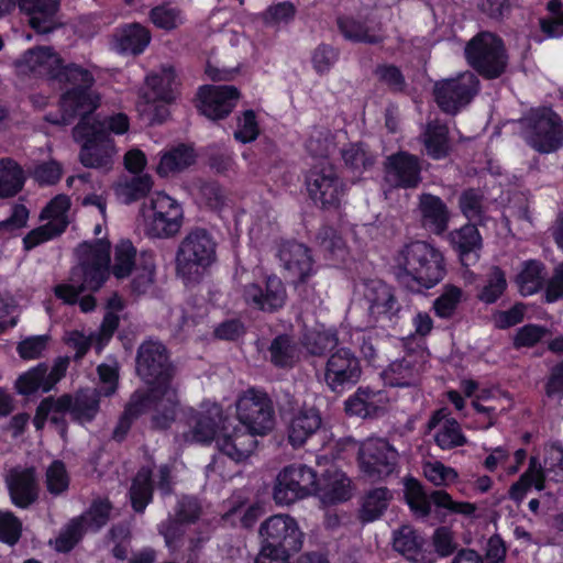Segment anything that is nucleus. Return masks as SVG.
Returning a JSON list of instances; mask_svg holds the SVG:
<instances>
[{"mask_svg":"<svg viewBox=\"0 0 563 563\" xmlns=\"http://www.w3.org/2000/svg\"><path fill=\"white\" fill-rule=\"evenodd\" d=\"M239 424H223L217 439L218 450L232 461L244 462L257 445V435L264 437L275 427L272 398L264 391L247 389L236 402Z\"/></svg>","mask_w":563,"mask_h":563,"instance_id":"obj_1","label":"nucleus"},{"mask_svg":"<svg viewBox=\"0 0 563 563\" xmlns=\"http://www.w3.org/2000/svg\"><path fill=\"white\" fill-rule=\"evenodd\" d=\"M110 242L98 239L82 242L77 249L78 264L70 269V284L55 286V296L65 303L74 305L85 291H98L110 276Z\"/></svg>","mask_w":563,"mask_h":563,"instance_id":"obj_2","label":"nucleus"},{"mask_svg":"<svg viewBox=\"0 0 563 563\" xmlns=\"http://www.w3.org/2000/svg\"><path fill=\"white\" fill-rule=\"evenodd\" d=\"M396 263V280L415 294L434 287L445 275L442 253L424 241L406 244L398 253Z\"/></svg>","mask_w":563,"mask_h":563,"instance_id":"obj_3","label":"nucleus"},{"mask_svg":"<svg viewBox=\"0 0 563 563\" xmlns=\"http://www.w3.org/2000/svg\"><path fill=\"white\" fill-rule=\"evenodd\" d=\"M15 67L23 75L46 77L71 87H92L93 75L77 64L64 65L60 56L51 46H37L26 51L15 60Z\"/></svg>","mask_w":563,"mask_h":563,"instance_id":"obj_4","label":"nucleus"},{"mask_svg":"<svg viewBox=\"0 0 563 563\" xmlns=\"http://www.w3.org/2000/svg\"><path fill=\"white\" fill-rule=\"evenodd\" d=\"M261 550L254 563H287L303 544V533L296 519L288 515H275L260 527Z\"/></svg>","mask_w":563,"mask_h":563,"instance_id":"obj_5","label":"nucleus"},{"mask_svg":"<svg viewBox=\"0 0 563 563\" xmlns=\"http://www.w3.org/2000/svg\"><path fill=\"white\" fill-rule=\"evenodd\" d=\"M135 372L147 385L153 387V393L165 390L167 395H174L173 379L176 367L169 358L166 346L157 340L148 339L141 343L136 351Z\"/></svg>","mask_w":563,"mask_h":563,"instance_id":"obj_6","label":"nucleus"},{"mask_svg":"<svg viewBox=\"0 0 563 563\" xmlns=\"http://www.w3.org/2000/svg\"><path fill=\"white\" fill-rule=\"evenodd\" d=\"M518 123L522 139L541 154L555 152L563 145V122L551 108L531 109Z\"/></svg>","mask_w":563,"mask_h":563,"instance_id":"obj_7","label":"nucleus"},{"mask_svg":"<svg viewBox=\"0 0 563 563\" xmlns=\"http://www.w3.org/2000/svg\"><path fill=\"white\" fill-rule=\"evenodd\" d=\"M75 142H81L79 161L87 168H110L115 152L104 122L95 117L79 121L73 129Z\"/></svg>","mask_w":563,"mask_h":563,"instance_id":"obj_8","label":"nucleus"},{"mask_svg":"<svg viewBox=\"0 0 563 563\" xmlns=\"http://www.w3.org/2000/svg\"><path fill=\"white\" fill-rule=\"evenodd\" d=\"M465 57L471 67L486 79L500 77L508 64L503 40L492 32H479L467 42Z\"/></svg>","mask_w":563,"mask_h":563,"instance_id":"obj_9","label":"nucleus"},{"mask_svg":"<svg viewBox=\"0 0 563 563\" xmlns=\"http://www.w3.org/2000/svg\"><path fill=\"white\" fill-rule=\"evenodd\" d=\"M144 218V231L150 238L169 239L183 225L184 212L176 199L165 192H155L140 209Z\"/></svg>","mask_w":563,"mask_h":563,"instance_id":"obj_10","label":"nucleus"},{"mask_svg":"<svg viewBox=\"0 0 563 563\" xmlns=\"http://www.w3.org/2000/svg\"><path fill=\"white\" fill-rule=\"evenodd\" d=\"M216 260V243L210 233L202 228L192 229L180 242L176 252V272L190 280Z\"/></svg>","mask_w":563,"mask_h":563,"instance_id":"obj_11","label":"nucleus"},{"mask_svg":"<svg viewBox=\"0 0 563 563\" xmlns=\"http://www.w3.org/2000/svg\"><path fill=\"white\" fill-rule=\"evenodd\" d=\"M357 461L367 478L384 481L397 472L399 453L385 439H368L361 444Z\"/></svg>","mask_w":563,"mask_h":563,"instance_id":"obj_12","label":"nucleus"},{"mask_svg":"<svg viewBox=\"0 0 563 563\" xmlns=\"http://www.w3.org/2000/svg\"><path fill=\"white\" fill-rule=\"evenodd\" d=\"M317 474L305 464H291L277 475L274 499L278 505H290L303 499L316 490Z\"/></svg>","mask_w":563,"mask_h":563,"instance_id":"obj_13","label":"nucleus"},{"mask_svg":"<svg viewBox=\"0 0 563 563\" xmlns=\"http://www.w3.org/2000/svg\"><path fill=\"white\" fill-rule=\"evenodd\" d=\"M310 198L322 209L335 210L345 195V184L331 164H321L310 169L306 177Z\"/></svg>","mask_w":563,"mask_h":563,"instance_id":"obj_14","label":"nucleus"},{"mask_svg":"<svg viewBox=\"0 0 563 563\" xmlns=\"http://www.w3.org/2000/svg\"><path fill=\"white\" fill-rule=\"evenodd\" d=\"M405 498L410 509L417 517L426 518L431 512V504L439 508H445L452 512L473 515L476 506L470 503L453 501L444 490H433L428 494L421 483L408 477L405 481Z\"/></svg>","mask_w":563,"mask_h":563,"instance_id":"obj_15","label":"nucleus"},{"mask_svg":"<svg viewBox=\"0 0 563 563\" xmlns=\"http://www.w3.org/2000/svg\"><path fill=\"white\" fill-rule=\"evenodd\" d=\"M479 91V80L472 71L437 82L435 101L440 109L449 114H456L467 106Z\"/></svg>","mask_w":563,"mask_h":563,"instance_id":"obj_16","label":"nucleus"},{"mask_svg":"<svg viewBox=\"0 0 563 563\" xmlns=\"http://www.w3.org/2000/svg\"><path fill=\"white\" fill-rule=\"evenodd\" d=\"M99 102V95L92 87H71L60 96V113H47L44 120L55 125H68L77 118L88 120Z\"/></svg>","mask_w":563,"mask_h":563,"instance_id":"obj_17","label":"nucleus"},{"mask_svg":"<svg viewBox=\"0 0 563 563\" xmlns=\"http://www.w3.org/2000/svg\"><path fill=\"white\" fill-rule=\"evenodd\" d=\"M360 358L349 347L332 352L325 363L324 382L331 391L341 394L356 385L362 377Z\"/></svg>","mask_w":563,"mask_h":563,"instance_id":"obj_18","label":"nucleus"},{"mask_svg":"<svg viewBox=\"0 0 563 563\" xmlns=\"http://www.w3.org/2000/svg\"><path fill=\"white\" fill-rule=\"evenodd\" d=\"M242 297L247 306L265 313L280 311L288 298L284 282L276 275L267 276L263 286L257 283L244 285Z\"/></svg>","mask_w":563,"mask_h":563,"instance_id":"obj_19","label":"nucleus"},{"mask_svg":"<svg viewBox=\"0 0 563 563\" xmlns=\"http://www.w3.org/2000/svg\"><path fill=\"white\" fill-rule=\"evenodd\" d=\"M241 93L235 86L206 85L199 88L198 110L206 118L218 121L225 119L235 108Z\"/></svg>","mask_w":563,"mask_h":563,"instance_id":"obj_20","label":"nucleus"},{"mask_svg":"<svg viewBox=\"0 0 563 563\" xmlns=\"http://www.w3.org/2000/svg\"><path fill=\"white\" fill-rule=\"evenodd\" d=\"M364 300L367 303L369 325H374L382 318L393 321L401 310L393 289L382 280L365 282Z\"/></svg>","mask_w":563,"mask_h":563,"instance_id":"obj_21","label":"nucleus"},{"mask_svg":"<svg viewBox=\"0 0 563 563\" xmlns=\"http://www.w3.org/2000/svg\"><path fill=\"white\" fill-rule=\"evenodd\" d=\"M420 158L400 151L386 158L385 180L393 188L413 189L422 181Z\"/></svg>","mask_w":563,"mask_h":563,"instance_id":"obj_22","label":"nucleus"},{"mask_svg":"<svg viewBox=\"0 0 563 563\" xmlns=\"http://www.w3.org/2000/svg\"><path fill=\"white\" fill-rule=\"evenodd\" d=\"M68 364L67 357H58L51 369L46 363H40L18 378V393L29 396L38 389L49 391L65 376Z\"/></svg>","mask_w":563,"mask_h":563,"instance_id":"obj_23","label":"nucleus"},{"mask_svg":"<svg viewBox=\"0 0 563 563\" xmlns=\"http://www.w3.org/2000/svg\"><path fill=\"white\" fill-rule=\"evenodd\" d=\"M278 257L284 269L290 277L296 288L308 283L314 273L311 251L308 246L296 241L284 242L279 246Z\"/></svg>","mask_w":563,"mask_h":563,"instance_id":"obj_24","label":"nucleus"},{"mask_svg":"<svg viewBox=\"0 0 563 563\" xmlns=\"http://www.w3.org/2000/svg\"><path fill=\"white\" fill-rule=\"evenodd\" d=\"M287 439L294 448L302 446L322 427V416L314 405L302 404L300 410L286 420Z\"/></svg>","mask_w":563,"mask_h":563,"instance_id":"obj_25","label":"nucleus"},{"mask_svg":"<svg viewBox=\"0 0 563 563\" xmlns=\"http://www.w3.org/2000/svg\"><path fill=\"white\" fill-rule=\"evenodd\" d=\"M449 242L464 267L475 265L483 249V239L476 224L467 223L449 233Z\"/></svg>","mask_w":563,"mask_h":563,"instance_id":"obj_26","label":"nucleus"},{"mask_svg":"<svg viewBox=\"0 0 563 563\" xmlns=\"http://www.w3.org/2000/svg\"><path fill=\"white\" fill-rule=\"evenodd\" d=\"M313 495L324 505L344 503L352 497V482L342 471L328 468L320 478L317 477Z\"/></svg>","mask_w":563,"mask_h":563,"instance_id":"obj_27","label":"nucleus"},{"mask_svg":"<svg viewBox=\"0 0 563 563\" xmlns=\"http://www.w3.org/2000/svg\"><path fill=\"white\" fill-rule=\"evenodd\" d=\"M5 482L10 498L16 507L27 508L37 500L38 486L34 467L13 468Z\"/></svg>","mask_w":563,"mask_h":563,"instance_id":"obj_28","label":"nucleus"},{"mask_svg":"<svg viewBox=\"0 0 563 563\" xmlns=\"http://www.w3.org/2000/svg\"><path fill=\"white\" fill-rule=\"evenodd\" d=\"M192 440L200 443H210L219 437L223 424L231 423V419L223 417L222 408L218 404H211L201 412L191 418Z\"/></svg>","mask_w":563,"mask_h":563,"instance_id":"obj_29","label":"nucleus"},{"mask_svg":"<svg viewBox=\"0 0 563 563\" xmlns=\"http://www.w3.org/2000/svg\"><path fill=\"white\" fill-rule=\"evenodd\" d=\"M60 0H18L22 12L29 16L30 26L38 34H48L57 27L55 15Z\"/></svg>","mask_w":563,"mask_h":563,"instance_id":"obj_30","label":"nucleus"},{"mask_svg":"<svg viewBox=\"0 0 563 563\" xmlns=\"http://www.w3.org/2000/svg\"><path fill=\"white\" fill-rule=\"evenodd\" d=\"M158 396L159 393H153L152 386H150L147 391H134L125 406L118 426L113 430L112 438L121 442L128 434L132 422L145 413L147 409L153 406L154 401L157 400Z\"/></svg>","mask_w":563,"mask_h":563,"instance_id":"obj_31","label":"nucleus"},{"mask_svg":"<svg viewBox=\"0 0 563 563\" xmlns=\"http://www.w3.org/2000/svg\"><path fill=\"white\" fill-rule=\"evenodd\" d=\"M422 361L415 353H408L400 360L391 362L384 372L388 385L394 387L416 386L420 382Z\"/></svg>","mask_w":563,"mask_h":563,"instance_id":"obj_32","label":"nucleus"},{"mask_svg":"<svg viewBox=\"0 0 563 563\" xmlns=\"http://www.w3.org/2000/svg\"><path fill=\"white\" fill-rule=\"evenodd\" d=\"M419 210L424 228L434 234H442L448 229L450 212L444 201L432 194L423 192L419 196Z\"/></svg>","mask_w":563,"mask_h":563,"instance_id":"obj_33","label":"nucleus"},{"mask_svg":"<svg viewBox=\"0 0 563 563\" xmlns=\"http://www.w3.org/2000/svg\"><path fill=\"white\" fill-rule=\"evenodd\" d=\"M176 75L172 67L162 68L161 73L146 76V91L142 93L144 102L150 104L156 100L170 102L174 99Z\"/></svg>","mask_w":563,"mask_h":563,"instance_id":"obj_34","label":"nucleus"},{"mask_svg":"<svg viewBox=\"0 0 563 563\" xmlns=\"http://www.w3.org/2000/svg\"><path fill=\"white\" fill-rule=\"evenodd\" d=\"M100 391L97 388L79 389L70 395V408L68 413L78 423L91 422L100 408Z\"/></svg>","mask_w":563,"mask_h":563,"instance_id":"obj_35","label":"nucleus"},{"mask_svg":"<svg viewBox=\"0 0 563 563\" xmlns=\"http://www.w3.org/2000/svg\"><path fill=\"white\" fill-rule=\"evenodd\" d=\"M196 158L197 155L192 146L178 144L162 155L156 172L161 177H166L188 168L195 164Z\"/></svg>","mask_w":563,"mask_h":563,"instance_id":"obj_36","label":"nucleus"},{"mask_svg":"<svg viewBox=\"0 0 563 563\" xmlns=\"http://www.w3.org/2000/svg\"><path fill=\"white\" fill-rule=\"evenodd\" d=\"M422 543L423 539L410 526H402L394 532L393 547L395 551L417 563H433L432 559H427L421 553Z\"/></svg>","mask_w":563,"mask_h":563,"instance_id":"obj_37","label":"nucleus"},{"mask_svg":"<svg viewBox=\"0 0 563 563\" xmlns=\"http://www.w3.org/2000/svg\"><path fill=\"white\" fill-rule=\"evenodd\" d=\"M301 344L309 355L324 356L338 349V332L334 329H309L303 332Z\"/></svg>","mask_w":563,"mask_h":563,"instance_id":"obj_38","label":"nucleus"},{"mask_svg":"<svg viewBox=\"0 0 563 563\" xmlns=\"http://www.w3.org/2000/svg\"><path fill=\"white\" fill-rule=\"evenodd\" d=\"M269 361L278 368H292L299 358V350L292 336L283 333L275 336L269 346Z\"/></svg>","mask_w":563,"mask_h":563,"instance_id":"obj_39","label":"nucleus"},{"mask_svg":"<svg viewBox=\"0 0 563 563\" xmlns=\"http://www.w3.org/2000/svg\"><path fill=\"white\" fill-rule=\"evenodd\" d=\"M153 490L152 470L147 466H142L129 489L131 506L135 512H144L146 506L152 501Z\"/></svg>","mask_w":563,"mask_h":563,"instance_id":"obj_40","label":"nucleus"},{"mask_svg":"<svg viewBox=\"0 0 563 563\" xmlns=\"http://www.w3.org/2000/svg\"><path fill=\"white\" fill-rule=\"evenodd\" d=\"M150 42V31L139 23L123 26L118 34V49L124 54L139 55L143 53Z\"/></svg>","mask_w":563,"mask_h":563,"instance_id":"obj_41","label":"nucleus"},{"mask_svg":"<svg viewBox=\"0 0 563 563\" xmlns=\"http://www.w3.org/2000/svg\"><path fill=\"white\" fill-rule=\"evenodd\" d=\"M427 154L433 159H442L450 154L449 129L437 121L429 122L422 134Z\"/></svg>","mask_w":563,"mask_h":563,"instance_id":"obj_42","label":"nucleus"},{"mask_svg":"<svg viewBox=\"0 0 563 563\" xmlns=\"http://www.w3.org/2000/svg\"><path fill=\"white\" fill-rule=\"evenodd\" d=\"M112 505L108 499H95L89 508L80 516L73 518L86 533L98 532L110 520Z\"/></svg>","mask_w":563,"mask_h":563,"instance_id":"obj_43","label":"nucleus"},{"mask_svg":"<svg viewBox=\"0 0 563 563\" xmlns=\"http://www.w3.org/2000/svg\"><path fill=\"white\" fill-rule=\"evenodd\" d=\"M25 177L22 167L12 158L0 159V198H10L19 194Z\"/></svg>","mask_w":563,"mask_h":563,"instance_id":"obj_44","label":"nucleus"},{"mask_svg":"<svg viewBox=\"0 0 563 563\" xmlns=\"http://www.w3.org/2000/svg\"><path fill=\"white\" fill-rule=\"evenodd\" d=\"M157 400L154 401L153 406L155 412L151 418V426L153 429L166 430L176 419V411L179 405L177 389L174 388V395L169 396L165 390H159Z\"/></svg>","mask_w":563,"mask_h":563,"instance_id":"obj_45","label":"nucleus"},{"mask_svg":"<svg viewBox=\"0 0 563 563\" xmlns=\"http://www.w3.org/2000/svg\"><path fill=\"white\" fill-rule=\"evenodd\" d=\"M336 24L344 38L349 41L366 44H378L383 42L382 35L352 16H339Z\"/></svg>","mask_w":563,"mask_h":563,"instance_id":"obj_46","label":"nucleus"},{"mask_svg":"<svg viewBox=\"0 0 563 563\" xmlns=\"http://www.w3.org/2000/svg\"><path fill=\"white\" fill-rule=\"evenodd\" d=\"M484 201L485 197L478 189L470 188L461 194L459 206L462 213L470 221H474L473 224L486 225L490 218L485 214Z\"/></svg>","mask_w":563,"mask_h":563,"instance_id":"obj_47","label":"nucleus"},{"mask_svg":"<svg viewBox=\"0 0 563 563\" xmlns=\"http://www.w3.org/2000/svg\"><path fill=\"white\" fill-rule=\"evenodd\" d=\"M393 494L387 487H378L369 490L362 504L360 518L364 522H371L378 519L387 509Z\"/></svg>","mask_w":563,"mask_h":563,"instance_id":"obj_48","label":"nucleus"},{"mask_svg":"<svg viewBox=\"0 0 563 563\" xmlns=\"http://www.w3.org/2000/svg\"><path fill=\"white\" fill-rule=\"evenodd\" d=\"M153 187L152 177L148 174L134 176L125 183L115 187L117 197L125 205L145 198Z\"/></svg>","mask_w":563,"mask_h":563,"instance_id":"obj_49","label":"nucleus"},{"mask_svg":"<svg viewBox=\"0 0 563 563\" xmlns=\"http://www.w3.org/2000/svg\"><path fill=\"white\" fill-rule=\"evenodd\" d=\"M544 266L538 261H528L517 276V284L522 296L538 292L544 285Z\"/></svg>","mask_w":563,"mask_h":563,"instance_id":"obj_50","label":"nucleus"},{"mask_svg":"<svg viewBox=\"0 0 563 563\" xmlns=\"http://www.w3.org/2000/svg\"><path fill=\"white\" fill-rule=\"evenodd\" d=\"M316 240L327 260L333 262L343 260L345 255V243L335 229L328 225L320 228Z\"/></svg>","mask_w":563,"mask_h":563,"instance_id":"obj_51","label":"nucleus"},{"mask_svg":"<svg viewBox=\"0 0 563 563\" xmlns=\"http://www.w3.org/2000/svg\"><path fill=\"white\" fill-rule=\"evenodd\" d=\"M135 256L136 249L133 246L132 242L129 240L121 241L115 246L114 262L113 265L110 266V272H112L118 279L130 276L135 267Z\"/></svg>","mask_w":563,"mask_h":563,"instance_id":"obj_52","label":"nucleus"},{"mask_svg":"<svg viewBox=\"0 0 563 563\" xmlns=\"http://www.w3.org/2000/svg\"><path fill=\"white\" fill-rule=\"evenodd\" d=\"M341 156L345 167L356 176L372 168L375 163V157L365 151L361 144H350L347 147L342 148Z\"/></svg>","mask_w":563,"mask_h":563,"instance_id":"obj_53","label":"nucleus"},{"mask_svg":"<svg viewBox=\"0 0 563 563\" xmlns=\"http://www.w3.org/2000/svg\"><path fill=\"white\" fill-rule=\"evenodd\" d=\"M507 288L504 271L499 266H493L487 275L485 286L477 294V299L484 303L496 302Z\"/></svg>","mask_w":563,"mask_h":563,"instance_id":"obj_54","label":"nucleus"},{"mask_svg":"<svg viewBox=\"0 0 563 563\" xmlns=\"http://www.w3.org/2000/svg\"><path fill=\"white\" fill-rule=\"evenodd\" d=\"M374 393L358 388L357 391L345 401V412L358 418H368L375 416L378 407L371 400Z\"/></svg>","mask_w":563,"mask_h":563,"instance_id":"obj_55","label":"nucleus"},{"mask_svg":"<svg viewBox=\"0 0 563 563\" xmlns=\"http://www.w3.org/2000/svg\"><path fill=\"white\" fill-rule=\"evenodd\" d=\"M67 224V221H49L44 225L33 229L23 238L24 250L30 251L35 246L60 235L65 231Z\"/></svg>","mask_w":563,"mask_h":563,"instance_id":"obj_56","label":"nucleus"},{"mask_svg":"<svg viewBox=\"0 0 563 563\" xmlns=\"http://www.w3.org/2000/svg\"><path fill=\"white\" fill-rule=\"evenodd\" d=\"M434 441L442 450L462 446L467 442L460 423L455 419H445L442 427L434 434Z\"/></svg>","mask_w":563,"mask_h":563,"instance_id":"obj_57","label":"nucleus"},{"mask_svg":"<svg viewBox=\"0 0 563 563\" xmlns=\"http://www.w3.org/2000/svg\"><path fill=\"white\" fill-rule=\"evenodd\" d=\"M462 298V289L454 285H445L443 292L433 301L435 314L442 319L451 318Z\"/></svg>","mask_w":563,"mask_h":563,"instance_id":"obj_58","label":"nucleus"},{"mask_svg":"<svg viewBox=\"0 0 563 563\" xmlns=\"http://www.w3.org/2000/svg\"><path fill=\"white\" fill-rule=\"evenodd\" d=\"M306 148L310 155L325 158L334 152L335 144L329 130L314 129L306 141Z\"/></svg>","mask_w":563,"mask_h":563,"instance_id":"obj_59","label":"nucleus"},{"mask_svg":"<svg viewBox=\"0 0 563 563\" xmlns=\"http://www.w3.org/2000/svg\"><path fill=\"white\" fill-rule=\"evenodd\" d=\"M186 522L177 517L169 516L158 526L159 533L164 537L165 543L170 550H177L183 545L186 533Z\"/></svg>","mask_w":563,"mask_h":563,"instance_id":"obj_60","label":"nucleus"},{"mask_svg":"<svg viewBox=\"0 0 563 563\" xmlns=\"http://www.w3.org/2000/svg\"><path fill=\"white\" fill-rule=\"evenodd\" d=\"M46 488L52 495H60L68 489L69 477L65 464L56 460L46 470Z\"/></svg>","mask_w":563,"mask_h":563,"instance_id":"obj_61","label":"nucleus"},{"mask_svg":"<svg viewBox=\"0 0 563 563\" xmlns=\"http://www.w3.org/2000/svg\"><path fill=\"white\" fill-rule=\"evenodd\" d=\"M84 534L79 523L71 519L55 539L54 549L59 553H68L80 542Z\"/></svg>","mask_w":563,"mask_h":563,"instance_id":"obj_62","label":"nucleus"},{"mask_svg":"<svg viewBox=\"0 0 563 563\" xmlns=\"http://www.w3.org/2000/svg\"><path fill=\"white\" fill-rule=\"evenodd\" d=\"M274 398L280 415V418L286 421L300 410L302 404L296 397L295 393L289 387H279L274 390Z\"/></svg>","mask_w":563,"mask_h":563,"instance_id":"obj_63","label":"nucleus"},{"mask_svg":"<svg viewBox=\"0 0 563 563\" xmlns=\"http://www.w3.org/2000/svg\"><path fill=\"white\" fill-rule=\"evenodd\" d=\"M150 19L155 26L170 31L177 27L180 20V11L170 4H161L150 11Z\"/></svg>","mask_w":563,"mask_h":563,"instance_id":"obj_64","label":"nucleus"}]
</instances>
